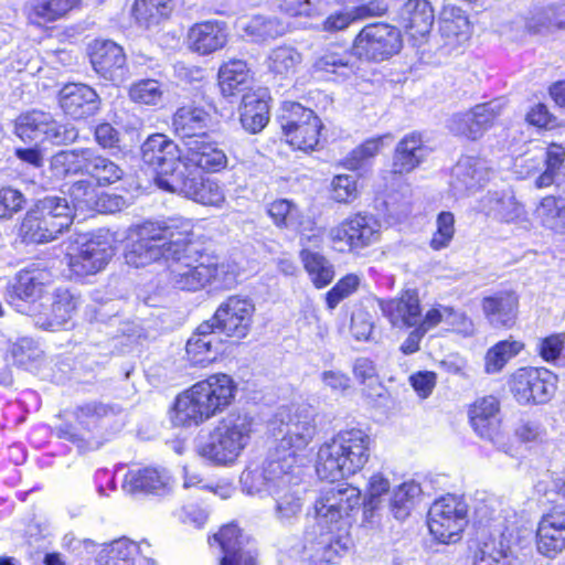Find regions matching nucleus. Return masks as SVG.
I'll return each mask as SVG.
<instances>
[{"mask_svg":"<svg viewBox=\"0 0 565 565\" xmlns=\"http://www.w3.org/2000/svg\"><path fill=\"white\" fill-rule=\"evenodd\" d=\"M192 223L185 218L146 221L134 230L136 239L125 254L126 263L136 268L163 259L169 264L170 281L181 290L195 291L213 284L230 288L236 275L228 266L217 264L193 239Z\"/></svg>","mask_w":565,"mask_h":565,"instance_id":"obj_1","label":"nucleus"},{"mask_svg":"<svg viewBox=\"0 0 565 565\" xmlns=\"http://www.w3.org/2000/svg\"><path fill=\"white\" fill-rule=\"evenodd\" d=\"M361 491L348 483L322 489L315 501L316 523L302 541L280 552L281 565H328L338 563L349 551V529L361 508Z\"/></svg>","mask_w":565,"mask_h":565,"instance_id":"obj_2","label":"nucleus"},{"mask_svg":"<svg viewBox=\"0 0 565 565\" xmlns=\"http://www.w3.org/2000/svg\"><path fill=\"white\" fill-rule=\"evenodd\" d=\"M297 467L280 465L277 460H265L263 465H249L241 473L242 491L248 495L271 498L273 515L284 525H292L302 513L305 489Z\"/></svg>","mask_w":565,"mask_h":565,"instance_id":"obj_3","label":"nucleus"},{"mask_svg":"<svg viewBox=\"0 0 565 565\" xmlns=\"http://www.w3.org/2000/svg\"><path fill=\"white\" fill-rule=\"evenodd\" d=\"M373 440L362 428L339 430L317 451L316 471L320 479L335 481L360 472L369 462Z\"/></svg>","mask_w":565,"mask_h":565,"instance_id":"obj_4","label":"nucleus"},{"mask_svg":"<svg viewBox=\"0 0 565 565\" xmlns=\"http://www.w3.org/2000/svg\"><path fill=\"white\" fill-rule=\"evenodd\" d=\"M276 441L266 460L296 467L297 456L317 434L316 412L310 405L281 406L268 423Z\"/></svg>","mask_w":565,"mask_h":565,"instance_id":"obj_5","label":"nucleus"},{"mask_svg":"<svg viewBox=\"0 0 565 565\" xmlns=\"http://www.w3.org/2000/svg\"><path fill=\"white\" fill-rule=\"evenodd\" d=\"M113 406L92 401L77 405L72 412L73 422H63L53 428L54 435L74 444L79 451L99 449L110 437L108 426L114 422Z\"/></svg>","mask_w":565,"mask_h":565,"instance_id":"obj_6","label":"nucleus"},{"mask_svg":"<svg viewBox=\"0 0 565 565\" xmlns=\"http://www.w3.org/2000/svg\"><path fill=\"white\" fill-rule=\"evenodd\" d=\"M255 431L254 417L247 413H230L198 446V454L217 466H232L247 448Z\"/></svg>","mask_w":565,"mask_h":565,"instance_id":"obj_7","label":"nucleus"},{"mask_svg":"<svg viewBox=\"0 0 565 565\" xmlns=\"http://www.w3.org/2000/svg\"><path fill=\"white\" fill-rule=\"evenodd\" d=\"M114 256L108 232L79 234L66 254L71 276L84 278L103 270Z\"/></svg>","mask_w":565,"mask_h":565,"instance_id":"obj_8","label":"nucleus"},{"mask_svg":"<svg viewBox=\"0 0 565 565\" xmlns=\"http://www.w3.org/2000/svg\"><path fill=\"white\" fill-rule=\"evenodd\" d=\"M15 135L23 141L50 142L62 146L74 142L77 129L71 124H62L50 113L31 110L21 114L15 120Z\"/></svg>","mask_w":565,"mask_h":565,"instance_id":"obj_9","label":"nucleus"},{"mask_svg":"<svg viewBox=\"0 0 565 565\" xmlns=\"http://www.w3.org/2000/svg\"><path fill=\"white\" fill-rule=\"evenodd\" d=\"M381 222L370 213H356L331 228L330 238L335 247L355 255L380 242Z\"/></svg>","mask_w":565,"mask_h":565,"instance_id":"obj_10","label":"nucleus"},{"mask_svg":"<svg viewBox=\"0 0 565 565\" xmlns=\"http://www.w3.org/2000/svg\"><path fill=\"white\" fill-rule=\"evenodd\" d=\"M510 391L520 405H543L557 388V376L545 367H520L511 374Z\"/></svg>","mask_w":565,"mask_h":565,"instance_id":"obj_11","label":"nucleus"},{"mask_svg":"<svg viewBox=\"0 0 565 565\" xmlns=\"http://www.w3.org/2000/svg\"><path fill=\"white\" fill-rule=\"evenodd\" d=\"M403 45L401 31L391 24L365 25L354 38L353 54L359 60L382 62L397 54Z\"/></svg>","mask_w":565,"mask_h":565,"instance_id":"obj_12","label":"nucleus"},{"mask_svg":"<svg viewBox=\"0 0 565 565\" xmlns=\"http://www.w3.org/2000/svg\"><path fill=\"white\" fill-rule=\"evenodd\" d=\"M466 502L452 494L436 500L428 511L431 535L444 544L457 542L468 523Z\"/></svg>","mask_w":565,"mask_h":565,"instance_id":"obj_13","label":"nucleus"},{"mask_svg":"<svg viewBox=\"0 0 565 565\" xmlns=\"http://www.w3.org/2000/svg\"><path fill=\"white\" fill-rule=\"evenodd\" d=\"M159 188L180 193L203 205L221 206L225 194L217 181L204 178L201 173L183 170L171 179H159Z\"/></svg>","mask_w":565,"mask_h":565,"instance_id":"obj_14","label":"nucleus"},{"mask_svg":"<svg viewBox=\"0 0 565 565\" xmlns=\"http://www.w3.org/2000/svg\"><path fill=\"white\" fill-rule=\"evenodd\" d=\"M141 159L151 167L159 179H171L182 171L183 153L177 143L163 134L149 136L141 146Z\"/></svg>","mask_w":565,"mask_h":565,"instance_id":"obj_15","label":"nucleus"},{"mask_svg":"<svg viewBox=\"0 0 565 565\" xmlns=\"http://www.w3.org/2000/svg\"><path fill=\"white\" fill-rule=\"evenodd\" d=\"M254 312L252 299L231 296L218 306L210 321L220 333L239 340L249 333Z\"/></svg>","mask_w":565,"mask_h":565,"instance_id":"obj_16","label":"nucleus"},{"mask_svg":"<svg viewBox=\"0 0 565 565\" xmlns=\"http://www.w3.org/2000/svg\"><path fill=\"white\" fill-rule=\"evenodd\" d=\"M507 100L504 97L478 104L467 113H459L448 120L449 130L471 140L479 139L501 116Z\"/></svg>","mask_w":565,"mask_h":565,"instance_id":"obj_17","label":"nucleus"},{"mask_svg":"<svg viewBox=\"0 0 565 565\" xmlns=\"http://www.w3.org/2000/svg\"><path fill=\"white\" fill-rule=\"evenodd\" d=\"M94 71L104 79L120 85L129 74L124 49L109 40L95 41L90 52Z\"/></svg>","mask_w":565,"mask_h":565,"instance_id":"obj_18","label":"nucleus"},{"mask_svg":"<svg viewBox=\"0 0 565 565\" xmlns=\"http://www.w3.org/2000/svg\"><path fill=\"white\" fill-rule=\"evenodd\" d=\"M379 307L394 328H413L422 318V305L416 288H406L392 299H380Z\"/></svg>","mask_w":565,"mask_h":565,"instance_id":"obj_19","label":"nucleus"},{"mask_svg":"<svg viewBox=\"0 0 565 565\" xmlns=\"http://www.w3.org/2000/svg\"><path fill=\"white\" fill-rule=\"evenodd\" d=\"M58 103L63 111L73 119L93 116L100 107V98L95 89L82 83L64 85L58 93Z\"/></svg>","mask_w":565,"mask_h":565,"instance_id":"obj_20","label":"nucleus"},{"mask_svg":"<svg viewBox=\"0 0 565 565\" xmlns=\"http://www.w3.org/2000/svg\"><path fill=\"white\" fill-rule=\"evenodd\" d=\"M214 544H217L223 553L220 565H256V554L244 545V537L236 524L222 526L210 539V545Z\"/></svg>","mask_w":565,"mask_h":565,"instance_id":"obj_21","label":"nucleus"},{"mask_svg":"<svg viewBox=\"0 0 565 565\" xmlns=\"http://www.w3.org/2000/svg\"><path fill=\"white\" fill-rule=\"evenodd\" d=\"M191 387L206 405L212 416L224 411L233 402L236 391L233 379L224 373L213 374Z\"/></svg>","mask_w":565,"mask_h":565,"instance_id":"obj_22","label":"nucleus"},{"mask_svg":"<svg viewBox=\"0 0 565 565\" xmlns=\"http://www.w3.org/2000/svg\"><path fill=\"white\" fill-rule=\"evenodd\" d=\"M227 164V157L215 143L206 138H194L185 141V152L182 159V170L198 168L206 172H218Z\"/></svg>","mask_w":565,"mask_h":565,"instance_id":"obj_23","label":"nucleus"},{"mask_svg":"<svg viewBox=\"0 0 565 565\" xmlns=\"http://www.w3.org/2000/svg\"><path fill=\"white\" fill-rule=\"evenodd\" d=\"M50 276L46 269L40 268L36 264L19 270L7 287L10 301L35 302L42 297L45 285L50 281Z\"/></svg>","mask_w":565,"mask_h":565,"instance_id":"obj_24","label":"nucleus"},{"mask_svg":"<svg viewBox=\"0 0 565 565\" xmlns=\"http://www.w3.org/2000/svg\"><path fill=\"white\" fill-rule=\"evenodd\" d=\"M490 177L487 162L466 156L458 160L451 171L450 186L455 194H466L483 186Z\"/></svg>","mask_w":565,"mask_h":565,"instance_id":"obj_25","label":"nucleus"},{"mask_svg":"<svg viewBox=\"0 0 565 565\" xmlns=\"http://www.w3.org/2000/svg\"><path fill=\"white\" fill-rule=\"evenodd\" d=\"M222 341L211 321L202 322L186 342L185 351L193 365L204 366L215 361L221 352Z\"/></svg>","mask_w":565,"mask_h":565,"instance_id":"obj_26","label":"nucleus"},{"mask_svg":"<svg viewBox=\"0 0 565 565\" xmlns=\"http://www.w3.org/2000/svg\"><path fill=\"white\" fill-rule=\"evenodd\" d=\"M469 418L473 430L483 439L497 440L501 428L500 402L493 396L477 398L470 406Z\"/></svg>","mask_w":565,"mask_h":565,"instance_id":"obj_27","label":"nucleus"},{"mask_svg":"<svg viewBox=\"0 0 565 565\" xmlns=\"http://www.w3.org/2000/svg\"><path fill=\"white\" fill-rule=\"evenodd\" d=\"M434 20V10L427 0H408L401 10V23L414 45L425 41Z\"/></svg>","mask_w":565,"mask_h":565,"instance_id":"obj_28","label":"nucleus"},{"mask_svg":"<svg viewBox=\"0 0 565 565\" xmlns=\"http://www.w3.org/2000/svg\"><path fill=\"white\" fill-rule=\"evenodd\" d=\"M212 126V115L204 107L193 104L179 107L172 117L174 134L184 139L206 138Z\"/></svg>","mask_w":565,"mask_h":565,"instance_id":"obj_29","label":"nucleus"},{"mask_svg":"<svg viewBox=\"0 0 565 565\" xmlns=\"http://www.w3.org/2000/svg\"><path fill=\"white\" fill-rule=\"evenodd\" d=\"M226 22L209 20L195 23L189 31L191 49L201 55L214 53L225 46L228 41Z\"/></svg>","mask_w":565,"mask_h":565,"instance_id":"obj_30","label":"nucleus"},{"mask_svg":"<svg viewBox=\"0 0 565 565\" xmlns=\"http://www.w3.org/2000/svg\"><path fill=\"white\" fill-rule=\"evenodd\" d=\"M171 476L164 468L148 467L128 471L122 482V489L128 493L164 494L171 488Z\"/></svg>","mask_w":565,"mask_h":565,"instance_id":"obj_31","label":"nucleus"},{"mask_svg":"<svg viewBox=\"0 0 565 565\" xmlns=\"http://www.w3.org/2000/svg\"><path fill=\"white\" fill-rule=\"evenodd\" d=\"M99 556L118 565H156L151 557V548L147 542L136 543L127 537H120L106 545Z\"/></svg>","mask_w":565,"mask_h":565,"instance_id":"obj_32","label":"nucleus"},{"mask_svg":"<svg viewBox=\"0 0 565 565\" xmlns=\"http://www.w3.org/2000/svg\"><path fill=\"white\" fill-rule=\"evenodd\" d=\"M479 210L487 216L505 223H513L525 216L523 205L508 191H489L479 201Z\"/></svg>","mask_w":565,"mask_h":565,"instance_id":"obj_33","label":"nucleus"},{"mask_svg":"<svg viewBox=\"0 0 565 565\" xmlns=\"http://www.w3.org/2000/svg\"><path fill=\"white\" fill-rule=\"evenodd\" d=\"M354 57L353 49L349 51L337 45H330L315 60L312 71L316 73L332 74L342 79H347L358 71Z\"/></svg>","mask_w":565,"mask_h":565,"instance_id":"obj_34","label":"nucleus"},{"mask_svg":"<svg viewBox=\"0 0 565 565\" xmlns=\"http://www.w3.org/2000/svg\"><path fill=\"white\" fill-rule=\"evenodd\" d=\"M213 417L206 405L191 387L180 394L174 402L171 412V420L174 426L191 427L199 426Z\"/></svg>","mask_w":565,"mask_h":565,"instance_id":"obj_35","label":"nucleus"},{"mask_svg":"<svg viewBox=\"0 0 565 565\" xmlns=\"http://www.w3.org/2000/svg\"><path fill=\"white\" fill-rule=\"evenodd\" d=\"M536 545L541 554L554 556L565 546V513L544 515L536 531Z\"/></svg>","mask_w":565,"mask_h":565,"instance_id":"obj_36","label":"nucleus"},{"mask_svg":"<svg viewBox=\"0 0 565 565\" xmlns=\"http://www.w3.org/2000/svg\"><path fill=\"white\" fill-rule=\"evenodd\" d=\"M482 309L493 328H511L516 320L518 297L509 291L497 292L483 298Z\"/></svg>","mask_w":565,"mask_h":565,"instance_id":"obj_37","label":"nucleus"},{"mask_svg":"<svg viewBox=\"0 0 565 565\" xmlns=\"http://www.w3.org/2000/svg\"><path fill=\"white\" fill-rule=\"evenodd\" d=\"M428 153V148L424 145L420 134L406 135L395 148L393 172L402 174L413 171L426 159Z\"/></svg>","mask_w":565,"mask_h":565,"instance_id":"obj_38","label":"nucleus"},{"mask_svg":"<svg viewBox=\"0 0 565 565\" xmlns=\"http://www.w3.org/2000/svg\"><path fill=\"white\" fill-rule=\"evenodd\" d=\"M239 120L242 127L250 134H257L265 128L269 121V105L265 92H253L243 96Z\"/></svg>","mask_w":565,"mask_h":565,"instance_id":"obj_39","label":"nucleus"},{"mask_svg":"<svg viewBox=\"0 0 565 565\" xmlns=\"http://www.w3.org/2000/svg\"><path fill=\"white\" fill-rule=\"evenodd\" d=\"M237 28L244 36L254 43H264L282 36L287 31V25L276 17L254 15L252 18L239 19Z\"/></svg>","mask_w":565,"mask_h":565,"instance_id":"obj_40","label":"nucleus"},{"mask_svg":"<svg viewBox=\"0 0 565 565\" xmlns=\"http://www.w3.org/2000/svg\"><path fill=\"white\" fill-rule=\"evenodd\" d=\"M79 2L81 0H26L24 11L32 23L41 25L65 17Z\"/></svg>","mask_w":565,"mask_h":565,"instance_id":"obj_41","label":"nucleus"},{"mask_svg":"<svg viewBox=\"0 0 565 565\" xmlns=\"http://www.w3.org/2000/svg\"><path fill=\"white\" fill-rule=\"evenodd\" d=\"M84 172L96 181L99 186L110 185L124 175V170L114 161L96 156L89 149H81Z\"/></svg>","mask_w":565,"mask_h":565,"instance_id":"obj_42","label":"nucleus"},{"mask_svg":"<svg viewBox=\"0 0 565 565\" xmlns=\"http://www.w3.org/2000/svg\"><path fill=\"white\" fill-rule=\"evenodd\" d=\"M81 303L79 296L68 289L57 288L52 297L50 312L46 313L42 328L55 330L71 321Z\"/></svg>","mask_w":565,"mask_h":565,"instance_id":"obj_43","label":"nucleus"},{"mask_svg":"<svg viewBox=\"0 0 565 565\" xmlns=\"http://www.w3.org/2000/svg\"><path fill=\"white\" fill-rule=\"evenodd\" d=\"M540 153L543 159V171L535 178V188L544 189L565 181V148L552 143L547 148L541 149Z\"/></svg>","mask_w":565,"mask_h":565,"instance_id":"obj_44","label":"nucleus"},{"mask_svg":"<svg viewBox=\"0 0 565 565\" xmlns=\"http://www.w3.org/2000/svg\"><path fill=\"white\" fill-rule=\"evenodd\" d=\"M20 231L24 241L43 244L56 239L62 234V225L53 224L31 210L26 213Z\"/></svg>","mask_w":565,"mask_h":565,"instance_id":"obj_45","label":"nucleus"},{"mask_svg":"<svg viewBox=\"0 0 565 565\" xmlns=\"http://www.w3.org/2000/svg\"><path fill=\"white\" fill-rule=\"evenodd\" d=\"M250 74L243 60H231L218 70V84L224 96H234L247 88Z\"/></svg>","mask_w":565,"mask_h":565,"instance_id":"obj_46","label":"nucleus"},{"mask_svg":"<svg viewBox=\"0 0 565 565\" xmlns=\"http://www.w3.org/2000/svg\"><path fill=\"white\" fill-rule=\"evenodd\" d=\"M32 210L42 217H46L53 224H61L62 233L73 222V209L65 198L56 195L44 196L36 202Z\"/></svg>","mask_w":565,"mask_h":565,"instance_id":"obj_47","label":"nucleus"},{"mask_svg":"<svg viewBox=\"0 0 565 565\" xmlns=\"http://www.w3.org/2000/svg\"><path fill=\"white\" fill-rule=\"evenodd\" d=\"M535 216L541 224L555 232H565V198L547 195L543 198L535 210Z\"/></svg>","mask_w":565,"mask_h":565,"instance_id":"obj_48","label":"nucleus"},{"mask_svg":"<svg viewBox=\"0 0 565 565\" xmlns=\"http://www.w3.org/2000/svg\"><path fill=\"white\" fill-rule=\"evenodd\" d=\"M422 494L420 484L406 481L394 488L390 498V509L397 520L406 519Z\"/></svg>","mask_w":565,"mask_h":565,"instance_id":"obj_49","label":"nucleus"},{"mask_svg":"<svg viewBox=\"0 0 565 565\" xmlns=\"http://www.w3.org/2000/svg\"><path fill=\"white\" fill-rule=\"evenodd\" d=\"M526 25L532 32L565 26V3H552L546 7L535 8L531 12Z\"/></svg>","mask_w":565,"mask_h":565,"instance_id":"obj_50","label":"nucleus"},{"mask_svg":"<svg viewBox=\"0 0 565 565\" xmlns=\"http://www.w3.org/2000/svg\"><path fill=\"white\" fill-rule=\"evenodd\" d=\"M301 62V53L290 45H280L270 50L266 60L268 71L281 77L294 74Z\"/></svg>","mask_w":565,"mask_h":565,"instance_id":"obj_51","label":"nucleus"},{"mask_svg":"<svg viewBox=\"0 0 565 565\" xmlns=\"http://www.w3.org/2000/svg\"><path fill=\"white\" fill-rule=\"evenodd\" d=\"M300 258L311 281L317 288H323L332 281L334 269L332 264L323 255L310 249H302Z\"/></svg>","mask_w":565,"mask_h":565,"instance_id":"obj_52","label":"nucleus"},{"mask_svg":"<svg viewBox=\"0 0 565 565\" xmlns=\"http://www.w3.org/2000/svg\"><path fill=\"white\" fill-rule=\"evenodd\" d=\"M523 348L522 342L512 339L499 341L487 351L484 358L486 372L488 374L499 373Z\"/></svg>","mask_w":565,"mask_h":565,"instance_id":"obj_53","label":"nucleus"},{"mask_svg":"<svg viewBox=\"0 0 565 565\" xmlns=\"http://www.w3.org/2000/svg\"><path fill=\"white\" fill-rule=\"evenodd\" d=\"M321 128L322 124L318 118L297 127L294 131H284L282 134L291 147L308 152L315 150L318 146Z\"/></svg>","mask_w":565,"mask_h":565,"instance_id":"obj_54","label":"nucleus"},{"mask_svg":"<svg viewBox=\"0 0 565 565\" xmlns=\"http://www.w3.org/2000/svg\"><path fill=\"white\" fill-rule=\"evenodd\" d=\"M441 321H446L451 326L462 324L465 329H467V326L471 324L465 313L456 311L450 307L438 306L429 309L424 316L422 315L417 327L427 333Z\"/></svg>","mask_w":565,"mask_h":565,"instance_id":"obj_55","label":"nucleus"},{"mask_svg":"<svg viewBox=\"0 0 565 565\" xmlns=\"http://www.w3.org/2000/svg\"><path fill=\"white\" fill-rule=\"evenodd\" d=\"M318 118L313 110L296 102H284L277 116L282 132L294 131L297 127Z\"/></svg>","mask_w":565,"mask_h":565,"instance_id":"obj_56","label":"nucleus"},{"mask_svg":"<svg viewBox=\"0 0 565 565\" xmlns=\"http://www.w3.org/2000/svg\"><path fill=\"white\" fill-rule=\"evenodd\" d=\"M173 8V0H136L134 14L139 22L157 23L161 18L168 17Z\"/></svg>","mask_w":565,"mask_h":565,"instance_id":"obj_57","label":"nucleus"},{"mask_svg":"<svg viewBox=\"0 0 565 565\" xmlns=\"http://www.w3.org/2000/svg\"><path fill=\"white\" fill-rule=\"evenodd\" d=\"M163 90L157 79H140L129 88V97L135 103L156 106L161 103Z\"/></svg>","mask_w":565,"mask_h":565,"instance_id":"obj_58","label":"nucleus"},{"mask_svg":"<svg viewBox=\"0 0 565 565\" xmlns=\"http://www.w3.org/2000/svg\"><path fill=\"white\" fill-rule=\"evenodd\" d=\"M391 138V135L377 136L365 140L362 145L353 149L345 160V166L351 170H358L364 163L374 158L383 147L384 139Z\"/></svg>","mask_w":565,"mask_h":565,"instance_id":"obj_59","label":"nucleus"},{"mask_svg":"<svg viewBox=\"0 0 565 565\" xmlns=\"http://www.w3.org/2000/svg\"><path fill=\"white\" fill-rule=\"evenodd\" d=\"M455 235V216L451 212L443 211L437 215L436 231L429 246L434 250H441L451 244Z\"/></svg>","mask_w":565,"mask_h":565,"instance_id":"obj_60","label":"nucleus"},{"mask_svg":"<svg viewBox=\"0 0 565 565\" xmlns=\"http://www.w3.org/2000/svg\"><path fill=\"white\" fill-rule=\"evenodd\" d=\"M267 213L279 227H294L298 223V209L287 199H279L271 202L267 207Z\"/></svg>","mask_w":565,"mask_h":565,"instance_id":"obj_61","label":"nucleus"},{"mask_svg":"<svg viewBox=\"0 0 565 565\" xmlns=\"http://www.w3.org/2000/svg\"><path fill=\"white\" fill-rule=\"evenodd\" d=\"M119 309L118 301L94 303L86 307L85 317L90 323H103L110 328L119 322Z\"/></svg>","mask_w":565,"mask_h":565,"instance_id":"obj_62","label":"nucleus"},{"mask_svg":"<svg viewBox=\"0 0 565 565\" xmlns=\"http://www.w3.org/2000/svg\"><path fill=\"white\" fill-rule=\"evenodd\" d=\"M353 374L362 384L367 383L370 391L366 393L369 397L381 396L383 386L380 384L375 365L367 358H358L353 364Z\"/></svg>","mask_w":565,"mask_h":565,"instance_id":"obj_63","label":"nucleus"},{"mask_svg":"<svg viewBox=\"0 0 565 565\" xmlns=\"http://www.w3.org/2000/svg\"><path fill=\"white\" fill-rule=\"evenodd\" d=\"M360 285V277L355 274H348L341 278L327 294L326 302L329 310L335 307L345 298L356 291Z\"/></svg>","mask_w":565,"mask_h":565,"instance_id":"obj_64","label":"nucleus"}]
</instances>
